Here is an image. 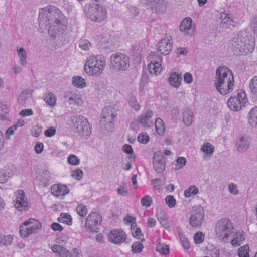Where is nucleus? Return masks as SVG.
Instances as JSON below:
<instances>
[{"instance_id":"12","label":"nucleus","mask_w":257,"mask_h":257,"mask_svg":"<svg viewBox=\"0 0 257 257\" xmlns=\"http://www.w3.org/2000/svg\"><path fill=\"white\" fill-rule=\"evenodd\" d=\"M16 200L14 201V206L19 211H25L28 209L27 198L25 192L22 190H19L16 192Z\"/></svg>"},{"instance_id":"35","label":"nucleus","mask_w":257,"mask_h":257,"mask_svg":"<svg viewBox=\"0 0 257 257\" xmlns=\"http://www.w3.org/2000/svg\"><path fill=\"white\" fill-rule=\"evenodd\" d=\"M156 251L160 254L167 255L169 252V247L164 243H158L156 245Z\"/></svg>"},{"instance_id":"29","label":"nucleus","mask_w":257,"mask_h":257,"mask_svg":"<svg viewBox=\"0 0 257 257\" xmlns=\"http://www.w3.org/2000/svg\"><path fill=\"white\" fill-rule=\"evenodd\" d=\"M50 179V172L47 170H43L41 174L38 177V180L41 182L40 185L44 186L46 185Z\"/></svg>"},{"instance_id":"53","label":"nucleus","mask_w":257,"mask_h":257,"mask_svg":"<svg viewBox=\"0 0 257 257\" xmlns=\"http://www.w3.org/2000/svg\"><path fill=\"white\" fill-rule=\"evenodd\" d=\"M76 211L78 214L81 217H84L87 213V209L85 206L82 204L78 205L76 208Z\"/></svg>"},{"instance_id":"22","label":"nucleus","mask_w":257,"mask_h":257,"mask_svg":"<svg viewBox=\"0 0 257 257\" xmlns=\"http://www.w3.org/2000/svg\"><path fill=\"white\" fill-rule=\"evenodd\" d=\"M235 145L238 152L243 153L249 147L248 139L245 136H241L236 141Z\"/></svg>"},{"instance_id":"52","label":"nucleus","mask_w":257,"mask_h":257,"mask_svg":"<svg viewBox=\"0 0 257 257\" xmlns=\"http://www.w3.org/2000/svg\"><path fill=\"white\" fill-rule=\"evenodd\" d=\"M68 162L73 165H77L80 163L79 159L75 155H69L67 158Z\"/></svg>"},{"instance_id":"50","label":"nucleus","mask_w":257,"mask_h":257,"mask_svg":"<svg viewBox=\"0 0 257 257\" xmlns=\"http://www.w3.org/2000/svg\"><path fill=\"white\" fill-rule=\"evenodd\" d=\"M122 150L126 154H131L128 158L132 160H135V156L133 154V150L132 146L128 144H125L122 147Z\"/></svg>"},{"instance_id":"13","label":"nucleus","mask_w":257,"mask_h":257,"mask_svg":"<svg viewBox=\"0 0 257 257\" xmlns=\"http://www.w3.org/2000/svg\"><path fill=\"white\" fill-rule=\"evenodd\" d=\"M234 76L232 71L228 68L225 66L218 67L216 71V76L215 77V84L221 82V81H226L229 77L232 78Z\"/></svg>"},{"instance_id":"49","label":"nucleus","mask_w":257,"mask_h":257,"mask_svg":"<svg viewBox=\"0 0 257 257\" xmlns=\"http://www.w3.org/2000/svg\"><path fill=\"white\" fill-rule=\"evenodd\" d=\"M194 240L196 244L202 243L204 240V234L200 231L196 232L194 236Z\"/></svg>"},{"instance_id":"58","label":"nucleus","mask_w":257,"mask_h":257,"mask_svg":"<svg viewBox=\"0 0 257 257\" xmlns=\"http://www.w3.org/2000/svg\"><path fill=\"white\" fill-rule=\"evenodd\" d=\"M83 171L80 169H77L72 171L71 176L77 180H80L83 176Z\"/></svg>"},{"instance_id":"34","label":"nucleus","mask_w":257,"mask_h":257,"mask_svg":"<svg viewBox=\"0 0 257 257\" xmlns=\"http://www.w3.org/2000/svg\"><path fill=\"white\" fill-rule=\"evenodd\" d=\"M17 53H18L19 57L20 58L21 64L23 66L25 65L27 63V62H26L27 54H26V52L25 50L22 47L19 48V47H17Z\"/></svg>"},{"instance_id":"64","label":"nucleus","mask_w":257,"mask_h":257,"mask_svg":"<svg viewBox=\"0 0 257 257\" xmlns=\"http://www.w3.org/2000/svg\"><path fill=\"white\" fill-rule=\"evenodd\" d=\"M184 81L186 83L190 84L193 81V77L191 73H186L184 75Z\"/></svg>"},{"instance_id":"44","label":"nucleus","mask_w":257,"mask_h":257,"mask_svg":"<svg viewBox=\"0 0 257 257\" xmlns=\"http://www.w3.org/2000/svg\"><path fill=\"white\" fill-rule=\"evenodd\" d=\"M43 99L47 104L50 106L54 105L56 103V98L55 95L52 93H49L44 97Z\"/></svg>"},{"instance_id":"37","label":"nucleus","mask_w":257,"mask_h":257,"mask_svg":"<svg viewBox=\"0 0 257 257\" xmlns=\"http://www.w3.org/2000/svg\"><path fill=\"white\" fill-rule=\"evenodd\" d=\"M220 18L221 20V23L228 26L233 25L234 23L232 18L229 16L228 14L222 13L220 14Z\"/></svg>"},{"instance_id":"1","label":"nucleus","mask_w":257,"mask_h":257,"mask_svg":"<svg viewBox=\"0 0 257 257\" xmlns=\"http://www.w3.org/2000/svg\"><path fill=\"white\" fill-rule=\"evenodd\" d=\"M255 41L251 34L247 30L240 31L237 36L229 42L228 48L234 54L240 55L242 52H252L254 49Z\"/></svg>"},{"instance_id":"6","label":"nucleus","mask_w":257,"mask_h":257,"mask_svg":"<svg viewBox=\"0 0 257 257\" xmlns=\"http://www.w3.org/2000/svg\"><path fill=\"white\" fill-rule=\"evenodd\" d=\"M234 226L228 219H222L216 224L215 231L217 237L221 240L226 241L228 236L233 233Z\"/></svg>"},{"instance_id":"60","label":"nucleus","mask_w":257,"mask_h":257,"mask_svg":"<svg viewBox=\"0 0 257 257\" xmlns=\"http://www.w3.org/2000/svg\"><path fill=\"white\" fill-rule=\"evenodd\" d=\"M151 197L148 195H145L141 200V203L143 206L149 207L152 203Z\"/></svg>"},{"instance_id":"51","label":"nucleus","mask_w":257,"mask_h":257,"mask_svg":"<svg viewBox=\"0 0 257 257\" xmlns=\"http://www.w3.org/2000/svg\"><path fill=\"white\" fill-rule=\"evenodd\" d=\"M249 87L252 93L257 94V76L253 77L251 79Z\"/></svg>"},{"instance_id":"47","label":"nucleus","mask_w":257,"mask_h":257,"mask_svg":"<svg viewBox=\"0 0 257 257\" xmlns=\"http://www.w3.org/2000/svg\"><path fill=\"white\" fill-rule=\"evenodd\" d=\"M178 232L182 245L186 249H189L190 248V245L187 239L180 231H178Z\"/></svg>"},{"instance_id":"25","label":"nucleus","mask_w":257,"mask_h":257,"mask_svg":"<svg viewBox=\"0 0 257 257\" xmlns=\"http://www.w3.org/2000/svg\"><path fill=\"white\" fill-rule=\"evenodd\" d=\"M150 9L153 12L163 13L166 9V4L164 0H154Z\"/></svg>"},{"instance_id":"27","label":"nucleus","mask_w":257,"mask_h":257,"mask_svg":"<svg viewBox=\"0 0 257 257\" xmlns=\"http://www.w3.org/2000/svg\"><path fill=\"white\" fill-rule=\"evenodd\" d=\"M51 249L54 252L58 253L60 257H71L70 252L60 245H54L52 246Z\"/></svg>"},{"instance_id":"21","label":"nucleus","mask_w":257,"mask_h":257,"mask_svg":"<svg viewBox=\"0 0 257 257\" xmlns=\"http://www.w3.org/2000/svg\"><path fill=\"white\" fill-rule=\"evenodd\" d=\"M14 175L13 167H4L0 170V183H5Z\"/></svg>"},{"instance_id":"43","label":"nucleus","mask_w":257,"mask_h":257,"mask_svg":"<svg viewBox=\"0 0 257 257\" xmlns=\"http://www.w3.org/2000/svg\"><path fill=\"white\" fill-rule=\"evenodd\" d=\"M245 240V237L243 233L237 235V236L231 240V244L234 246H238L241 245L242 242Z\"/></svg>"},{"instance_id":"32","label":"nucleus","mask_w":257,"mask_h":257,"mask_svg":"<svg viewBox=\"0 0 257 257\" xmlns=\"http://www.w3.org/2000/svg\"><path fill=\"white\" fill-rule=\"evenodd\" d=\"M134 224H135V223H132L131 225V230L133 236L138 239L141 240V241H144L145 239L144 238H142L143 235L142 233L141 229L140 228H137L136 224L134 225Z\"/></svg>"},{"instance_id":"57","label":"nucleus","mask_w":257,"mask_h":257,"mask_svg":"<svg viewBox=\"0 0 257 257\" xmlns=\"http://www.w3.org/2000/svg\"><path fill=\"white\" fill-rule=\"evenodd\" d=\"M165 201L170 208L174 207L176 205V200L173 196H167L165 198Z\"/></svg>"},{"instance_id":"62","label":"nucleus","mask_w":257,"mask_h":257,"mask_svg":"<svg viewBox=\"0 0 257 257\" xmlns=\"http://www.w3.org/2000/svg\"><path fill=\"white\" fill-rule=\"evenodd\" d=\"M250 26L254 34L257 35V16L252 18L250 22Z\"/></svg>"},{"instance_id":"45","label":"nucleus","mask_w":257,"mask_h":257,"mask_svg":"<svg viewBox=\"0 0 257 257\" xmlns=\"http://www.w3.org/2000/svg\"><path fill=\"white\" fill-rule=\"evenodd\" d=\"M249 247L246 245L240 247L238 249L239 257H249Z\"/></svg>"},{"instance_id":"19","label":"nucleus","mask_w":257,"mask_h":257,"mask_svg":"<svg viewBox=\"0 0 257 257\" xmlns=\"http://www.w3.org/2000/svg\"><path fill=\"white\" fill-rule=\"evenodd\" d=\"M180 30L188 35L192 36L195 31L192 27V20L190 17L184 18L180 24Z\"/></svg>"},{"instance_id":"8","label":"nucleus","mask_w":257,"mask_h":257,"mask_svg":"<svg viewBox=\"0 0 257 257\" xmlns=\"http://www.w3.org/2000/svg\"><path fill=\"white\" fill-rule=\"evenodd\" d=\"M247 101L246 94L243 90L237 91L236 96L230 97L227 101L228 106L232 111H239Z\"/></svg>"},{"instance_id":"31","label":"nucleus","mask_w":257,"mask_h":257,"mask_svg":"<svg viewBox=\"0 0 257 257\" xmlns=\"http://www.w3.org/2000/svg\"><path fill=\"white\" fill-rule=\"evenodd\" d=\"M160 66L161 64L158 62H151L148 64V69L150 73L157 75L158 72L159 73L160 72Z\"/></svg>"},{"instance_id":"23","label":"nucleus","mask_w":257,"mask_h":257,"mask_svg":"<svg viewBox=\"0 0 257 257\" xmlns=\"http://www.w3.org/2000/svg\"><path fill=\"white\" fill-rule=\"evenodd\" d=\"M51 191L56 196H64L69 192V189L66 185L55 184L51 187Z\"/></svg>"},{"instance_id":"10","label":"nucleus","mask_w":257,"mask_h":257,"mask_svg":"<svg viewBox=\"0 0 257 257\" xmlns=\"http://www.w3.org/2000/svg\"><path fill=\"white\" fill-rule=\"evenodd\" d=\"M153 165L154 170L158 173H161L165 170L166 168L165 158L160 151L154 153Z\"/></svg>"},{"instance_id":"4","label":"nucleus","mask_w":257,"mask_h":257,"mask_svg":"<svg viewBox=\"0 0 257 257\" xmlns=\"http://www.w3.org/2000/svg\"><path fill=\"white\" fill-rule=\"evenodd\" d=\"M105 64V59L102 56H92L86 60L84 70L89 75L98 76L102 73Z\"/></svg>"},{"instance_id":"14","label":"nucleus","mask_w":257,"mask_h":257,"mask_svg":"<svg viewBox=\"0 0 257 257\" xmlns=\"http://www.w3.org/2000/svg\"><path fill=\"white\" fill-rule=\"evenodd\" d=\"M108 240L114 244H119L123 240L126 243H129L126 241L125 233L121 230H113L108 234Z\"/></svg>"},{"instance_id":"56","label":"nucleus","mask_w":257,"mask_h":257,"mask_svg":"<svg viewBox=\"0 0 257 257\" xmlns=\"http://www.w3.org/2000/svg\"><path fill=\"white\" fill-rule=\"evenodd\" d=\"M79 47L83 50H88L91 46L90 42L87 40H81L79 43Z\"/></svg>"},{"instance_id":"15","label":"nucleus","mask_w":257,"mask_h":257,"mask_svg":"<svg viewBox=\"0 0 257 257\" xmlns=\"http://www.w3.org/2000/svg\"><path fill=\"white\" fill-rule=\"evenodd\" d=\"M48 25L49 26L48 33L50 36L54 37L62 34L67 27V25L65 24V21Z\"/></svg>"},{"instance_id":"61","label":"nucleus","mask_w":257,"mask_h":257,"mask_svg":"<svg viewBox=\"0 0 257 257\" xmlns=\"http://www.w3.org/2000/svg\"><path fill=\"white\" fill-rule=\"evenodd\" d=\"M17 129L15 126L13 125L9 127L6 131L5 138L6 140H9L10 139V136L13 135L15 134V131Z\"/></svg>"},{"instance_id":"38","label":"nucleus","mask_w":257,"mask_h":257,"mask_svg":"<svg viewBox=\"0 0 257 257\" xmlns=\"http://www.w3.org/2000/svg\"><path fill=\"white\" fill-rule=\"evenodd\" d=\"M201 150L206 154L211 155L214 152V147L211 143L206 142L202 145Z\"/></svg>"},{"instance_id":"46","label":"nucleus","mask_w":257,"mask_h":257,"mask_svg":"<svg viewBox=\"0 0 257 257\" xmlns=\"http://www.w3.org/2000/svg\"><path fill=\"white\" fill-rule=\"evenodd\" d=\"M144 248L143 244L140 242H136L132 245V251L135 253L141 252Z\"/></svg>"},{"instance_id":"59","label":"nucleus","mask_w":257,"mask_h":257,"mask_svg":"<svg viewBox=\"0 0 257 257\" xmlns=\"http://www.w3.org/2000/svg\"><path fill=\"white\" fill-rule=\"evenodd\" d=\"M138 141L142 144H146L149 140V137L147 133H141L138 137Z\"/></svg>"},{"instance_id":"39","label":"nucleus","mask_w":257,"mask_h":257,"mask_svg":"<svg viewBox=\"0 0 257 257\" xmlns=\"http://www.w3.org/2000/svg\"><path fill=\"white\" fill-rule=\"evenodd\" d=\"M19 232L20 236L25 238L28 237L32 234V232H30L28 226L24 225L23 223L19 227Z\"/></svg>"},{"instance_id":"16","label":"nucleus","mask_w":257,"mask_h":257,"mask_svg":"<svg viewBox=\"0 0 257 257\" xmlns=\"http://www.w3.org/2000/svg\"><path fill=\"white\" fill-rule=\"evenodd\" d=\"M204 218V210L203 209H201L191 215L189 223L193 227H199L202 225Z\"/></svg>"},{"instance_id":"5","label":"nucleus","mask_w":257,"mask_h":257,"mask_svg":"<svg viewBox=\"0 0 257 257\" xmlns=\"http://www.w3.org/2000/svg\"><path fill=\"white\" fill-rule=\"evenodd\" d=\"M72 128L79 135L87 138L91 133V130L87 119L84 116L75 115L71 117Z\"/></svg>"},{"instance_id":"33","label":"nucleus","mask_w":257,"mask_h":257,"mask_svg":"<svg viewBox=\"0 0 257 257\" xmlns=\"http://www.w3.org/2000/svg\"><path fill=\"white\" fill-rule=\"evenodd\" d=\"M57 220L60 223H65L68 225H71L72 223V217L68 213H62Z\"/></svg>"},{"instance_id":"30","label":"nucleus","mask_w":257,"mask_h":257,"mask_svg":"<svg viewBox=\"0 0 257 257\" xmlns=\"http://www.w3.org/2000/svg\"><path fill=\"white\" fill-rule=\"evenodd\" d=\"M73 85L78 88H83L86 85L85 80L81 76H74L72 79Z\"/></svg>"},{"instance_id":"3","label":"nucleus","mask_w":257,"mask_h":257,"mask_svg":"<svg viewBox=\"0 0 257 257\" xmlns=\"http://www.w3.org/2000/svg\"><path fill=\"white\" fill-rule=\"evenodd\" d=\"M84 12L88 18L96 22L103 21L107 16L106 7L101 4L95 2L86 5L84 8Z\"/></svg>"},{"instance_id":"20","label":"nucleus","mask_w":257,"mask_h":257,"mask_svg":"<svg viewBox=\"0 0 257 257\" xmlns=\"http://www.w3.org/2000/svg\"><path fill=\"white\" fill-rule=\"evenodd\" d=\"M137 121L141 126L145 128L150 127L153 124L151 113H142L138 117Z\"/></svg>"},{"instance_id":"55","label":"nucleus","mask_w":257,"mask_h":257,"mask_svg":"<svg viewBox=\"0 0 257 257\" xmlns=\"http://www.w3.org/2000/svg\"><path fill=\"white\" fill-rule=\"evenodd\" d=\"M186 159L184 157H179L176 160V170L182 168L186 164Z\"/></svg>"},{"instance_id":"40","label":"nucleus","mask_w":257,"mask_h":257,"mask_svg":"<svg viewBox=\"0 0 257 257\" xmlns=\"http://www.w3.org/2000/svg\"><path fill=\"white\" fill-rule=\"evenodd\" d=\"M32 96V92L28 90L23 91L20 95L18 98V101L20 103H22Z\"/></svg>"},{"instance_id":"7","label":"nucleus","mask_w":257,"mask_h":257,"mask_svg":"<svg viewBox=\"0 0 257 257\" xmlns=\"http://www.w3.org/2000/svg\"><path fill=\"white\" fill-rule=\"evenodd\" d=\"M112 67L117 71H125L130 67V58L122 53L112 55L110 58Z\"/></svg>"},{"instance_id":"24","label":"nucleus","mask_w":257,"mask_h":257,"mask_svg":"<svg viewBox=\"0 0 257 257\" xmlns=\"http://www.w3.org/2000/svg\"><path fill=\"white\" fill-rule=\"evenodd\" d=\"M23 225L28 226L30 232L35 233L37 230L41 229L42 225L41 223L36 219L30 218L23 222Z\"/></svg>"},{"instance_id":"28","label":"nucleus","mask_w":257,"mask_h":257,"mask_svg":"<svg viewBox=\"0 0 257 257\" xmlns=\"http://www.w3.org/2000/svg\"><path fill=\"white\" fill-rule=\"evenodd\" d=\"M64 99L66 101L68 102L69 104L77 105L78 106L81 105L83 101L80 97L75 94H68L64 97Z\"/></svg>"},{"instance_id":"17","label":"nucleus","mask_w":257,"mask_h":257,"mask_svg":"<svg viewBox=\"0 0 257 257\" xmlns=\"http://www.w3.org/2000/svg\"><path fill=\"white\" fill-rule=\"evenodd\" d=\"M116 113H104L100 121L101 126H104L105 130L111 131L113 125V118L116 117ZM102 128L103 129V127Z\"/></svg>"},{"instance_id":"18","label":"nucleus","mask_w":257,"mask_h":257,"mask_svg":"<svg viewBox=\"0 0 257 257\" xmlns=\"http://www.w3.org/2000/svg\"><path fill=\"white\" fill-rule=\"evenodd\" d=\"M156 47L161 54L167 55L171 51L172 44L169 39H162L157 44Z\"/></svg>"},{"instance_id":"41","label":"nucleus","mask_w":257,"mask_h":257,"mask_svg":"<svg viewBox=\"0 0 257 257\" xmlns=\"http://www.w3.org/2000/svg\"><path fill=\"white\" fill-rule=\"evenodd\" d=\"M198 193V189L194 185L190 186L188 189L185 190L184 194L185 197L189 198L191 196L195 195Z\"/></svg>"},{"instance_id":"54","label":"nucleus","mask_w":257,"mask_h":257,"mask_svg":"<svg viewBox=\"0 0 257 257\" xmlns=\"http://www.w3.org/2000/svg\"><path fill=\"white\" fill-rule=\"evenodd\" d=\"M248 119L251 126L255 127L257 125V113H249Z\"/></svg>"},{"instance_id":"48","label":"nucleus","mask_w":257,"mask_h":257,"mask_svg":"<svg viewBox=\"0 0 257 257\" xmlns=\"http://www.w3.org/2000/svg\"><path fill=\"white\" fill-rule=\"evenodd\" d=\"M193 115L192 113H184L183 115V122L184 124L189 126L191 125L192 122Z\"/></svg>"},{"instance_id":"11","label":"nucleus","mask_w":257,"mask_h":257,"mask_svg":"<svg viewBox=\"0 0 257 257\" xmlns=\"http://www.w3.org/2000/svg\"><path fill=\"white\" fill-rule=\"evenodd\" d=\"M234 76H232V78H228L227 81H221V82L215 83V86L220 94L225 95L232 91L234 85Z\"/></svg>"},{"instance_id":"9","label":"nucleus","mask_w":257,"mask_h":257,"mask_svg":"<svg viewBox=\"0 0 257 257\" xmlns=\"http://www.w3.org/2000/svg\"><path fill=\"white\" fill-rule=\"evenodd\" d=\"M101 221V217L97 213L93 212L90 214L86 220V230L89 232H97L99 229L98 225H100Z\"/></svg>"},{"instance_id":"26","label":"nucleus","mask_w":257,"mask_h":257,"mask_svg":"<svg viewBox=\"0 0 257 257\" xmlns=\"http://www.w3.org/2000/svg\"><path fill=\"white\" fill-rule=\"evenodd\" d=\"M170 84L175 88H178L181 84L182 78L181 74L173 72L168 78Z\"/></svg>"},{"instance_id":"36","label":"nucleus","mask_w":257,"mask_h":257,"mask_svg":"<svg viewBox=\"0 0 257 257\" xmlns=\"http://www.w3.org/2000/svg\"><path fill=\"white\" fill-rule=\"evenodd\" d=\"M155 127L157 133L159 135H162L165 132V126L163 120L160 118H157L156 119Z\"/></svg>"},{"instance_id":"42","label":"nucleus","mask_w":257,"mask_h":257,"mask_svg":"<svg viewBox=\"0 0 257 257\" xmlns=\"http://www.w3.org/2000/svg\"><path fill=\"white\" fill-rule=\"evenodd\" d=\"M13 237L11 235H5L0 232V243L4 245H10L13 241Z\"/></svg>"},{"instance_id":"63","label":"nucleus","mask_w":257,"mask_h":257,"mask_svg":"<svg viewBox=\"0 0 257 257\" xmlns=\"http://www.w3.org/2000/svg\"><path fill=\"white\" fill-rule=\"evenodd\" d=\"M228 189L229 192L233 195H236L238 194L237 186L233 183H230L229 185Z\"/></svg>"},{"instance_id":"2","label":"nucleus","mask_w":257,"mask_h":257,"mask_svg":"<svg viewBox=\"0 0 257 257\" xmlns=\"http://www.w3.org/2000/svg\"><path fill=\"white\" fill-rule=\"evenodd\" d=\"M65 18L60 10L54 6H49L40 11L38 21L40 26L46 27L48 25L63 22Z\"/></svg>"}]
</instances>
